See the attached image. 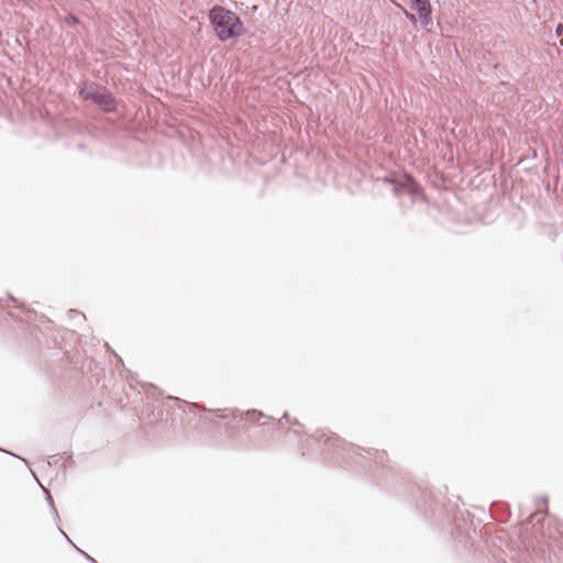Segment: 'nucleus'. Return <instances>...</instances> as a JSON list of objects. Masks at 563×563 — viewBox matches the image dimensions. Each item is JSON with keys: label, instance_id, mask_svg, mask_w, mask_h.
Masks as SVG:
<instances>
[{"label": "nucleus", "instance_id": "nucleus-10", "mask_svg": "<svg viewBox=\"0 0 563 563\" xmlns=\"http://www.w3.org/2000/svg\"><path fill=\"white\" fill-rule=\"evenodd\" d=\"M258 416V417H263V413L262 412H257L256 410H252V411H249L246 413L247 417H251V416Z\"/></svg>", "mask_w": 563, "mask_h": 563}, {"label": "nucleus", "instance_id": "nucleus-16", "mask_svg": "<svg viewBox=\"0 0 563 563\" xmlns=\"http://www.w3.org/2000/svg\"><path fill=\"white\" fill-rule=\"evenodd\" d=\"M9 299H10L12 302L16 303V299H15L14 297H12L11 295L9 296Z\"/></svg>", "mask_w": 563, "mask_h": 563}, {"label": "nucleus", "instance_id": "nucleus-14", "mask_svg": "<svg viewBox=\"0 0 563 563\" xmlns=\"http://www.w3.org/2000/svg\"><path fill=\"white\" fill-rule=\"evenodd\" d=\"M562 31H563V25H561V24L558 25L556 33L560 35L562 33Z\"/></svg>", "mask_w": 563, "mask_h": 563}, {"label": "nucleus", "instance_id": "nucleus-15", "mask_svg": "<svg viewBox=\"0 0 563 563\" xmlns=\"http://www.w3.org/2000/svg\"><path fill=\"white\" fill-rule=\"evenodd\" d=\"M58 531H59V532H60V534H63V536H64L68 541H70V540H69V538L67 537V534L65 533V531H63L60 528L58 529Z\"/></svg>", "mask_w": 563, "mask_h": 563}, {"label": "nucleus", "instance_id": "nucleus-4", "mask_svg": "<svg viewBox=\"0 0 563 563\" xmlns=\"http://www.w3.org/2000/svg\"><path fill=\"white\" fill-rule=\"evenodd\" d=\"M371 459L374 460L375 464L383 466L387 461V454L385 452H379L377 450H366L365 451Z\"/></svg>", "mask_w": 563, "mask_h": 563}, {"label": "nucleus", "instance_id": "nucleus-12", "mask_svg": "<svg viewBox=\"0 0 563 563\" xmlns=\"http://www.w3.org/2000/svg\"><path fill=\"white\" fill-rule=\"evenodd\" d=\"M404 10V13L406 14V16L410 20H415V15L413 14H410L407 10L402 9Z\"/></svg>", "mask_w": 563, "mask_h": 563}, {"label": "nucleus", "instance_id": "nucleus-13", "mask_svg": "<svg viewBox=\"0 0 563 563\" xmlns=\"http://www.w3.org/2000/svg\"><path fill=\"white\" fill-rule=\"evenodd\" d=\"M91 563H97V561L92 558H90L88 554H86L85 552H82L81 550H79Z\"/></svg>", "mask_w": 563, "mask_h": 563}, {"label": "nucleus", "instance_id": "nucleus-7", "mask_svg": "<svg viewBox=\"0 0 563 563\" xmlns=\"http://www.w3.org/2000/svg\"><path fill=\"white\" fill-rule=\"evenodd\" d=\"M66 23L69 24V25H75L78 23V18L75 16L74 14H69L67 18H66Z\"/></svg>", "mask_w": 563, "mask_h": 563}, {"label": "nucleus", "instance_id": "nucleus-6", "mask_svg": "<svg viewBox=\"0 0 563 563\" xmlns=\"http://www.w3.org/2000/svg\"><path fill=\"white\" fill-rule=\"evenodd\" d=\"M45 492H46V494H47L46 499H47V501H48V503H49V505H51V508H52V510H53V512H54V516H55L56 518H58V512H57V509H56V508H55V506H54V503H53L52 496L49 495V493H48L47 490H45Z\"/></svg>", "mask_w": 563, "mask_h": 563}, {"label": "nucleus", "instance_id": "nucleus-8", "mask_svg": "<svg viewBox=\"0 0 563 563\" xmlns=\"http://www.w3.org/2000/svg\"><path fill=\"white\" fill-rule=\"evenodd\" d=\"M70 318H79V319H85V314L80 313L79 311L77 310H69L68 311Z\"/></svg>", "mask_w": 563, "mask_h": 563}, {"label": "nucleus", "instance_id": "nucleus-9", "mask_svg": "<svg viewBox=\"0 0 563 563\" xmlns=\"http://www.w3.org/2000/svg\"><path fill=\"white\" fill-rule=\"evenodd\" d=\"M283 419H285L286 421H288L289 423H291V424H294V426H299V422H298L297 420H294V421H292V420L289 418V415H288L287 412H285V413L283 415Z\"/></svg>", "mask_w": 563, "mask_h": 563}, {"label": "nucleus", "instance_id": "nucleus-5", "mask_svg": "<svg viewBox=\"0 0 563 563\" xmlns=\"http://www.w3.org/2000/svg\"><path fill=\"white\" fill-rule=\"evenodd\" d=\"M322 438H325L324 439V444L325 445H328V444H330L332 446H336L338 445L339 439L336 437L328 435L324 432H322L320 434V437L318 438V440L320 441Z\"/></svg>", "mask_w": 563, "mask_h": 563}, {"label": "nucleus", "instance_id": "nucleus-11", "mask_svg": "<svg viewBox=\"0 0 563 563\" xmlns=\"http://www.w3.org/2000/svg\"><path fill=\"white\" fill-rule=\"evenodd\" d=\"M214 412H216V413H217V416H218L219 418H221V419H227V418H228V416H227V415L221 413V410H220V409L216 410Z\"/></svg>", "mask_w": 563, "mask_h": 563}, {"label": "nucleus", "instance_id": "nucleus-1", "mask_svg": "<svg viewBox=\"0 0 563 563\" xmlns=\"http://www.w3.org/2000/svg\"><path fill=\"white\" fill-rule=\"evenodd\" d=\"M209 19L219 41L227 42L242 36L245 32L241 19L232 11L216 5L209 11Z\"/></svg>", "mask_w": 563, "mask_h": 563}, {"label": "nucleus", "instance_id": "nucleus-3", "mask_svg": "<svg viewBox=\"0 0 563 563\" xmlns=\"http://www.w3.org/2000/svg\"><path fill=\"white\" fill-rule=\"evenodd\" d=\"M385 181L395 184L394 190H395L396 194H405V192H407L409 195H412L413 191H415V187H413L411 178H407L406 181H404V183H395L390 178H385Z\"/></svg>", "mask_w": 563, "mask_h": 563}, {"label": "nucleus", "instance_id": "nucleus-2", "mask_svg": "<svg viewBox=\"0 0 563 563\" xmlns=\"http://www.w3.org/2000/svg\"><path fill=\"white\" fill-rule=\"evenodd\" d=\"M82 95H85L86 99H91L97 104L101 106L104 111H112L115 106L114 98L110 92L107 91H96V90H82Z\"/></svg>", "mask_w": 563, "mask_h": 563}]
</instances>
